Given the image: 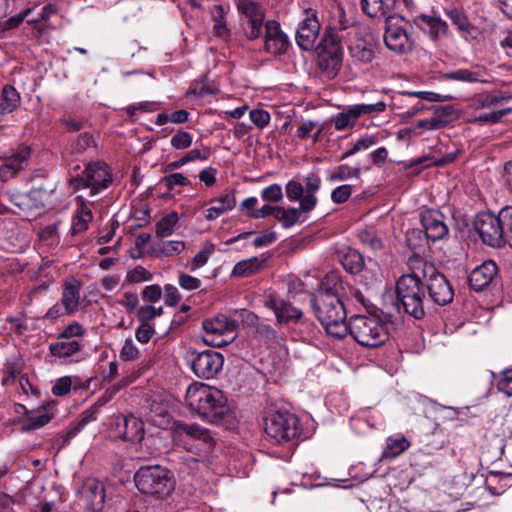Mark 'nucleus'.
Instances as JSON below:
<instances>
[{
  "mask_svg": "<svg viewBox=\"0 0 512 512\" xmlns=\"http://www.w3.org/2000/svg\"><path fill=\"white\" fill-rule=\"evenodd\" d=\"M215 9L216 12L213 15L215 33L220 37H226L229 30L226 27L223 8L222 6H216Z\"/></svg>",
  "mask_w": 512,
  "mask_h": 512,
  "instance_id": "obj_56",
  "label": "nucleus"
},
{
  "mask_svg": "<svg viewBox=\"0 0 512 512\" xmlns=\"http://www.w3.org/2000/svg\"><path fill=\"white\" fill-rule=\"evenodd\" d=\"M238 11L247 19L245 34L249 40H255L262 33L264 12L258 3L252 0H238Z\"/></svg>",
  "mask_w": 512,
  "mask_h": 512,
  "instance_id": "obj_18",
  "label": "nucleus"
},
{
  "mask_svg": "<svg viewBox=\"0 0 512 512\" xmlns=\"http://www.w3.org/2000/svg\"><path fill=\"white\" fill-rule=\"evenodd\" d=\"M72 380L69 376H64L56 380L52 387V393L55 396H64L71 390Z\"/></svg>",
  "mask_w": 512,
  "mask_h": 512,
  "instance_id": "obj_61",
  "label": "nucleus"
},
{
  "mask_svg": "<svg viewBox=\"0 0 512 512\" xmlns=\"http://www.w3.org/2000/svg\"><path fill=\"white\" fill-rule=\"evenodd\" d=\"M178 283L180 287L187 291L197 290L201 286V280L189 274L181 273Z\"/></svg>",
  "mask_w": 512,
  "mask_h": 512,
  "instance_id": "obj_62",
  "label": "nucleus"
},
{
  "mask_svg": "<svg viewBox=\"0 0 512 512\" xmlns=\"http://www.w3.org/2000/svg\"><path fill=\"white\" fill-rule=\"evenodd\" d=\"M319 50L323 51H343L341 46V37L337 34V32L330 28L326 30L324 36L322 38Z\"/></svg>",
  "mask_w": 512,
  "mask_h": 512,
  "instance_id": "obj_45",
  "label": "nucleus"
},
{
  "mask_svg": "<svg viewBox=\"0 0 512 512\" xmlns=\"http://www.w3.org/2000/svg\"><path fill=\"white\" fill-rule=\"evenodd\" d=\"M75 181L96 195L110 185L112 176L105 162H84V169L76 174Z\"/></svg>",
  "mask_w": 512,
  "mask_h": 512,
  "instance_id": "obj_11",
  "label": "nucleus"
},
{
  "mask_svg": "<svg viewBox=\"0 0 512 512\" xmlns=\"http://www.w3.org/2000/svg\"><path fill=\"white\" fill-rule=\"evenodd\" d=\"M59 201L57 183L47 180L45 184L32 188L26 195L21 197L20 206L31 208H54Z\"/></svg>",
  "mask_w": 512,
  "mask_h": 512,
  "instance_id": "obj_15",
  "label": "nucleus"
},
{
  "mask_svg": "<svg viewBox=\"0 0 512 512\" xmlns=\"http://www.w3.org/2000/svg\"><path fill=\"white\" fill-rule=\"evenodd\" d=\"M360 174V169L358 167H352L349 165H341L338 169L330 175L332 180L344 181L348 179L355 178L357 179Z\"/></svg>",
  "mask_w": 512,
  "mask_h": 512,
  "instance_id": "obj_51",
  "label": "nucleus"
},
{
  "mask_svg": "<svg viewBox=\"0 0 512 512\" xmlns=\"http://www.w3.org/2000/svg\"><path fill=\"white\" fill-rule=\"evenodd\" d=\"M251 122L258 128L263 129L270 122V114L264 109H253L249 113Z\"/></svg>",
  "mask_w": 512,
  "mask_h": 512,
  "instance_id": "obj_58",
  "label": "nucleus"
},
{
  "mask_svg": "<svg viewBox=\"0 0 512 512\" xmlns=\"http://www.w3.org/2000/svg\"><path fill=\"white\" fill-rule=\"evenodd\" d=\"M420 255H413L408 260L411 273L402 275L396 282V296L404 311L415 319L425 316V284L420 272L416 271Z\"/></svg>",
  "mask_w": 512,
  "mask_h": 512,
  "instance_id": "obj_3",
  "label": "nucleus"
},
{
  "mask_svg": "<svg viewBox=\"0 0 512 512\" xmlns=\"http://www.w3.org/2000/svg\"><path fill=\"white\" fill-rule=\"evenodd\" d=\"M395 5L396 0H362L363 11L372 18L386 16Z\"/></svg>",
  "mask_w": 512,
  "mask_h": 512,
  "instance_id": "obj_33",
  "label": "nucleus"
},
{
  "mask_svg": "<svg viewBox=\"0 0 512 512\" xmlns=\"http://www.w3.org/2000/svg\"><path fill=\"white\" fill-rule=\"evenodd\" d=\"M410 446L409 441L403 436L389 437L386 448L382 452V458L393 459L402 454Z\"/></svg>",
  "mask_w": 512,
  "mask_h": 512,
  "instance_id": "obj_40",
  "label": "nucleus"
},
{
  "mask_svg": "<svg viewBox=\"0 0 512 512\" xmlns=\"http://www.w3.org/2000/svg\"><path fill=\"white\" fill-rule=\"evenodd\" d=\"M445 78L451 81L467 83H476L482 81L480 73L462 68L446 73Z\"/></svg>",
  "mask_w": 512,
  "mask_h": 512,
  "instance_id": "obj_44",
  "label": "nucleus"
},
{
  "mask_svg": "<svg viewBox=\"0 0 512 512\" xmlns=\"http://www.w3.org/2000/svg\"><path fill=\"white\" fill-rule=\"evenodd\" d=\"M117 390H113L111 392L107 391L104 395L99 397L97 401L88 409H86L80 417V420L82 421V424H89L93 421H96L98 418V415L100 413V408L103 407L106 403H108L113 395L116 393Z\"/></svg>",
  "mask_w": 512,
  "mask_h": 512,
  "instance_id": "obj_41",
  "label": "nucleus"
},
{
  "mask_svg": "<svg viewBox=\"0 0 512 512\" xmlns=\"http://www.w3.org/2000/svg\"><path fill=\"white\" fill-rule=\"evenodd\" d=\"M52 416L48 413H39L35 415H31L27 418L26 424L24 425L25 431L36 430L39 429L46 424H48L51 420Z\"/></svg>",
  "mask_w": 512,
  "mask_h": 512,
  "instance_id": "obj_53",
  "label": "nucleus"
},
{
  "mask_svg": "<svg viewBox=\"0 0 512 512\" xmlns=\"http://www.w3.org/2000/svg\"><path fill=\"white\" fill-rule=\"evenodd\" d=\"M343 58V51H323L318 52V66L323 73L329 77H334L339 71Z\"/></svg>",
  "mask_w": 512,
  "mask_h": 512,
  "instance_id": "obj_28",
  "label": "nucleus"
},
{
  "mask_svg": "<svg viewBox=\"0 0 512 512\" xmlns=\"http://www.w3.org/2000/svg\"><path fill=\"white\" fill-rule=\"evenodd\" d=\"M305 195L304 188L301 183L297 181H289L286 185V196L291 201H300Z\"/></svg>",
  "mask_w": 512,
  "mask_h": 512,
  "instance_id": "obj_60",
  "label": "nucleus"
},
{
  "mask_svg": "<svg viewBox=\"0 0 512 512\" xmlns=\"http://www.w3.org/2000/svg\"><path fill=\"white\" fill-rule=\"evenodd\" d=\"M203 340L206 344L223 347L237 337V323L226 315L219 314L202 322Z\"/></svg>",
  "mask_w": 512,
  "mask_h": 512,
  "instance_id": "obj_10",
  "label": "nucleus"
},
{
  "mask_svg": "<svg viewBox=\"0 0 512 512\" xmlns=\"http://www.w3.org/2000/svg\"><path fill=\"white\" fill-rule=\"evenodd\" d=\"M80 500L85 512H103L105 506V486L94 478L87 479L80 491Z\"/></svg>",
  "mask_w": 512,
  "mask_h": 512,
  "instance_id": "obj_16",
  "label": "nucleus"
},
{
  "mask_svg": "<svg viewBox=\"0 0 512 512\" xmlns=\"http://www.w3.org/2000/svg\"><path fill=\"white\" fill-rule=\"evenodd\" d=\"M185 402L191 411L212 424L219 423L229 410L223 392L201 382H194L188 386Z\"/></svg>",
  "mask_w": 512,
  "mask_h": 512,
  "instance_id": "obj_1",
  "label": "nucleus"
},
{
  "mask_svg": "<svg viewBox=\"0 0 512 512\" xmlns=\"http://www.w3.org/2000/svg\"><path fill=\"white\" fill-rule=\"evenodd\" d=\"M21 102L19 92L12 85H5L0 95V114H9L15 111Z\"/></svg>",
  "mask_w": 512,
  "mask_h": 512,
  "instance_id": "obj_34",
  "label": "nucleus"
},
{
  "mask_svg": "<svg viewBox=\"0 0 512 512\" xmlns=\"http://www.w3.org/2000/svg\"><path fill=\"white\" fill-rule=\"evenodd\" d=\"M172 440L177 447L198 456L208 454L216 443L209 429L181 420L173 423Z\"/></svg>",
  "mask_w": 512,
  "mask_h": 512,
  "instance_id": "obj_4",
  "label": "nucleus"
},
{
  "mask_svg": "<svg viewBox=\"0 0 512 512\" xmlns=\"http://www.w3.org/2000/svg\"><path fill=\"white\" fill-rule=\"evenodd\" d=\"M213 203L214 205L208 208L205 213L208 220H215L225 212L232 210L236 205V200L232 192H227L213 200Z\"/></svg>",
  "mask_w": 512,
  "mask_h": 512,
  "instance_id": "obj_31",
  "label": "nucleus"
},
{
  "mask_svg": "<svg viewBox=\"0 0 512 512\" xmlns=\"http://www.w3.org/2000/svg\"><path fill=\"white\" fill-rule=\"evenodd\" d=\"M30 238L26 230L12 220L0 223V249L9 253H22L28 248Z\"/></svg>",
  "mask_w": 512,
  "mask_h": 512,
  "instance_id": "obj_14",
  "label": "nucleus"
},
{
  "mask_svg": "<svg viewBox=\"0 0 512 512\" xmlns=\"http://www.w3.org/2000/svg\"><path fill=\"white\" fill-rule=\"evenodd\" d=\"M120 358L124 361H134L140 357V352L133 340L128 338L124 341V344L120 350Z\"/></svg>",
  "mask_w": 512,
  "mask_h": 512,
  "instance_id": "obj_54",
  "label": "nucleus"
},
{
  "mask_svg": "<svg viewBox=\"0 0 512 512\" xmlns=\"http://www.w3.org/2000/svg\"><path fill=\"white\" fill-rule=\"evenodd\" d=\"M352 193L351 185H341L335 188L331 193V199L334 203L341 204L346 202Z\"/></svg>",
  "mask_w": 512,
  "mask_h": 512,
  "instance_id": "obj_64",
  "label": "nucleus"
},
{
  "mask_svg": "<svg viewBox=\"0 0 512 512\" xmlns=\"http://www.w3.org/2000/svg\"><path fill=\"white\" fill-rule=\"evenodd\" d=\"M93 215L91 210L81 204L73 217L71 234L76 235L85 232L88 229V223L92 220Z\"/></svg>",
  "mask_w": 512,
  "mask_h": 512,
  "instance_id": "obj_38",
  "label": "nucleus"
},
{
  "mask_svg": "<svg viewBox=\"0 0 512 512\" xmlns=\"http://www.w3.org/2000/svg\"><path fill=\"white\" fill-rule=\"evenodd\" d=\"M320 32V23L313 13L301 22L297 33L296 42L300 49L304 51H310L314 48L316 40Z\"/></svg>",
  "mask_w": 512,
  "mask_h": 512,
  "instance_id": "obj_23",
  "label": "nucleus"
},
{
  "mask_svg": "<svg viewBox=\"0 0 512 512\" xmlns=\"http://www.w3.org/2000/svg\"><path fill=\"white\" fill-rule=\"evenodd\" d=\"M351 106L358 119L363 115H371L373 113H380L386 110V103L384 101H379L374 104L361 103Z\"/></svg>",
  "mask_w": 512,
  "mask_h": 512,
  "instance_id": "obj_49",
  "label": "nucleus"
},
{
  "mask_svg": "<svg viewBox=\"0 0 512 512\" xmlns=\"http://www.w3.org/2000/svg\"><path fill=\"white\" fill-rule=\"evenodd\" d=\"M81 284L76 279L66 280L63 283L61 303L66 308L68 315H73L78 311L80 304Z\"/></svg>",
  "mask_w": 512,
  "mask_h": 512,
  "instance_id": "obj_26",
  "label": "nucleus"
},
{
  "mask_svg": "<svg viewBox=\"0 0 512 512\" xmlns=\"http://www.w3.org/2000/svg\"><path fill=\"white\" fill-rule=\"evenodd\" d=\"M152 277V274L142 266H136L127 274V280L132 283L150 281Z\"/></svg>",
  "mask_w": 512,
  "mask_h": 512,
  "instance_id": "obj_59",
  "label": "nucleus"
},
{
  "mask_svg": "<svg viewBox=\"0 0 512 512\" xmlns=\"http://www.w3.org/2000/svg\"><path fill=\"white\" fill-rule=\"evenodd\" d=\"M348 333L361 346L375 348L388 340L385 324L376 316L355 315L348 322Z\"/></svg>",
  "mask_w": 512,
  "mask_h": 512,
  "instance_id": "obj_6",
  "label": "nucleus"
},
{
  "mask_svg": "<svg viewBox=\"0 0 512 512\" xmlns=\"http://www.w3.org/2000/svg\"><path fill=\"white\" fill-rule=\"evenodd\" d=\"M261 267V261L257 257L241 260L237 262L232 270V276L249 277L257 272Z\"/></svg>",
  "mask_w": 512,
  "mask_h": 512,
  "instance_id": "obj_42",
  "label": "nucleus"
},
{
  "mask_svg": "<svg viewBox=\"0 0 512 512\" xmlns=\"http://www.w3.org/2000/svg\"><path fill=\"white\" fill-rule=\"evenodd\" d=\"M358 118L351 105L343 108L337 114H334L329 119V122L334 126L337 131H345L354 128Z\"/></svg>",
  "mask_w": 512,
  "mask_h": 512,
  "instance_id": "obj_35",
  "label": "nucleus"
},
{
  "mask_svg": "<svg viewBox=\"0 0 512 512\" xmlns=\"http://www.w3.org/2000/svg\"><path fill=\"white\" fill-rule=\"evenodd\" d=\"M320 187V179L314 174H309L305 179V195L300 202V208L303 212H310L317 204L316 192Z\"/></svg>",
  "mask_w": 512,
  "mask_h": 512,
  "instance_id": "obj_30",
  "label": "nucleus"
},
{
  "mask_svg": "<svg viewBox=\"0 0 512 512\" xmlns=\"http://www.w3.org/2000/svg\"><path fill=\"white\" fill-rule=\"evenodd\" d=\"M83 346L84 344L80 340L60 339L58 336L55 342L49 344L48 349L52 356L59 359H68L78 354Z\"/></svg>",
  "mask_w": 512,
  "mask_h": 512,
  "instance_id": "obj_27",
  "label": "nucleus"
},
{
  "mask_svg": "<svg viewBox=\"0 0 512 512\" xmlns=\"http://www.w3.org/2000/svg\"><path fill=\"white\" fill-rule=\"evenodd\" d=\"M421 224L427 239L432 242L443 239L448 235V227L444 216L439 211L428 210L421 213Z\"/></svg>",
  "mask_w": 512,
  "mask_h": 512,
  "instance_id": "obj_22",
  "label": "nucleus"
},
{
  "mask_svg": "<svg viewBox=\"0 0 512 512\" xmlns=\"http://www.w3.org/2000/svg\"><path fill=\"white\" fill-rule=\"evenodd\" d=\"M498 274V268L494 261L487 260L475 267L469 274L468 282L474 291H482L487 288Z\"/></svg>",
  "mask_w": 512,
  "mask_h": 512,
  "instance_id": "obj_24",
  "label": "nucleus"
},
{
  "mask_svg": "<svg viewBox=\"0 0 512 512\" xmlns=\"http://www.w3.org/2000/svg\"><path fill=\"white\" fill-rule=\"evenodd\" d=\"M377 143V137L373 135H366L364 137H361L358 139L354 145L348 149L345 153L342 155V160L354 156L355 154L361 152V151H367L371 147L375 146Z\"/></svg>",
  "mask_w": 512,
  "mask_h": 512,
  "instance_id": "obj_46",
  "label": "nucleus"
},
{
  "mask_svg": "<svg viewBox=\"0 0 512 512\" xmlns=\"http://www.w3.org/2000/svg\"><path fill=\"white\" fill-rule=\"evenodd\" d=\"M311 305L329 336L343 339L348 334L347 312L337 293L332 290L320 291L311 299Z\"/></svg>",
  "mask_w": 512,
  "mask_h": 512,
  "instance_id": "obj_2",
  "label": "nucleus"
},
{
  "mask_svg": "<svg viewBox=\"0 0 512 512\" xmlns=\"http://www.w3.org/2000/svg\"><path fill=\"white\" fill-rule=\"evenodd\" d=\"M342 265L351 274H358L363 271L364 258L355 249H348L342 256Z\"/></svg>",
  "mask_w": 512,
  "mask_h": 512,
  "instance_id": "obj_39",
  "label": "nucleus"
},
{
  "mask_svg": "<svg viewBox=\"0 0 512 512\" xmlns=\"http://www.w3.org/2000/svg\"><path fill=\"white\" fill-rule=\"evenodd\" d=\"M188 359L193 373L202 379L214 378L223 368L224 357L214 350L189 351Z\"/></svg>",
  "mask_w": 512,
  "mask_h": 512,
  "instance_id": "obj_12",
  "label": "nucleus"
},
{
  "mask_svg": "<svg viewBox=\"0 0 512 512\" xmlns=\"http://www.w3.org/2000/svg\"><path fill=\"white\" fill-rule=\"evenodd\" d=\"M300 218V213L296 208L290 207L285 209L278 207L276 210V219L282 222L284 228H290L295 225Z\"/></svg>",
  "mask_w": 512,
  "mask_h": 512,
  "instance_id": "obj_48",
  "label": "nucleus"
},
{
  "mask_svg": "<svg viewBox=\"0 0 512 512\" xmlns=\"http://www.w3.org/2000/svg\"><path fill=\"white\" fill-rule=\"evenodd\" d=\"M289 46L288 36L282 31L280 24L274 20L267 21L264 50L273 55H281L287 52Z\"/></svg>",
  "mask_w": 512,
  "mask_h": 512,
  "instance_id": "obj_19",
  "label": "nucleus"
},
{
  "mask_svg": "<svg viewBox=\"0 0 512 512\" xmlns=\"http://www.w3.org/2000/svg\"><path fill=\"white\" fill-rule=\"evenodd\" d=\"M444 12L463 37L472 34L474 26L463 11L457 8H445Z\"/></svg>",
  "mask_w": 512,
  "mask_h": 512,
  "instance_id": "obj_36",
  "label": "nucleus"
},
{
  "mask_svg": "<svg viewBox=\"0 0 512 512\" xmlns=\"http://www.w3.org/2000/svg\"><path fill=\"white\" fill-rule=\"evenodd\" d=\"M432 410L439 414L440 418L447 421H454L462 412V408H455L452 406H444L442 404L432 402Z\"/></svg>",
  "mask_w": 512,
  "mask_h": 512,
  "instance_id": "obj_50",
  "label": "nucleus"
},
{
  "mask_svg": "<svg viewBox=\"0 0 512 512\" xmlns=\"http://www.w3.org/2000/svg\"><path fill=\"white\" fill-rule=\"evenodd\" d=\"M85 331L81 324L73 322L69 324L62 332L58 334L60 339L78 340V337H82Z\"/></svg>",
  "mask_w": 512,
  "mask_h": 512,
  "instance_id": "obj_57",
  "label": "nucleus"
},
{
  "mask_svg": "<svg viewBox=\"0 0 512 512\" xmlns=\"http://www.w3.org/2000/svg\"><path fill=\"white\" fill-rule=\"evenodd\" d=\"M179 222L178 213L172 211L163 216L155 225L157 237L166 238L171 236L176 230Z\"/></svg>",
  "mask_w": 512,
  "mask_h": 512,
  "instance_id": "obj_37",
  "label": "nucleus"
},
{
  "mask_svg": "<svg viewBox=\"0 0 512 512\" xmlns=\"http://www.w3.org/2000/svg\"><path fill=\"white\" fill-rule=\"evenodd\" d=\"M134 482L141 493L159 498L168 496L175 488L172 473L159 465L140 467Z\"/></svg>",
  "mask_w": 512,
  "mask_h": 512,
  "instance_id": "obj_5",
  "label": "nucleus"
},
{
  "mask_svg": "<svg viewBox=\"0 0 512 512\" xmlns=\"http://www.w3.org/2000/svg\"><path fill=\"white\" fill-rule=\"evenodd\" d=\"M282 188L278 184H272L262 190L261 197L265 201L277 202L282 199Z\"/></svg>",
  "mask_w": 512,
  "mask_h": 512,
  "instance_id": "obj_63",
  "label": "nucleus"
},
{
  "mask_svg": "<svg viewBox=\"0 0 512 512\" xmlns=\"http://www.w3.org/2000/svg\"><path fill=\"white\" fill-rule=\"evenodd\" d=\"M24 162H4L0 167V180L7 182L13 178L24 176Z\"/></svg>",
  "mask_w": 512,
  "mask_h": 512,
  "instance_id": "obj_43",
  "label": "nucleus"
},
{
  "mask_svg": "<svg viewBox=\"0 0 512 512\" xmlns=\"http://www.w3.org/2000/svg\"><path fill=\"white\" fill-rule=\"evenodd\" d=\"M404 19L391 14L385 20L384 42L386 47L399 54L406 53L412 48V41L403 27Z\"/></svg>",
  "mask_w": 512,
  "mask_h": 512,
  "instance_id": "obj_13",
  "label": "nucleus"
},
{
  "mask_svg": "<svg viewBox=\"0 0 512 512\" xmlns=\"http://www.w3.org/2000/svg\"><path fill=\"white\" fill-rule=\"evenodd\" d=\"M512 113V107L503 108L500 110H495L490 113L480 114L476 121L483 123H498L502 117L509 115Z\"/></svg>",
  "mask_w": 512,
  "mask_h": 512,
  "instance_id": "obj_55",
  "label": "nucleus"
},
{
  "mask_svg": "<svg viewBox=\"0 0 512 512\" xmlns=\"http://www.w3.org/2000/svg\"><path fill=\"white\" fill-rule=\"evenodd\" d=\"M418 263L416 271L420 272L423 277L425 290H427L429 298L440 306L452 302L454 290L446 277L437 270L433 263L428 262L421 256Z\"/></svg>",
  "mask_w": 512,
  "mask_h": 512,
  "instance_id": "obj_7",
  "label": "nucleus"
},
{
  "mask_svg": "<svg viewBox=\"0 0 512 512\" xmlns=\"http://www.w3.org/2000/svg\"><path fill=\"white\" fill-rule=\"evenodd\" d=\"M264 306L272 310L276 316L278 324H287L290 322L296 323L302 318V311L294 307L291 303L282 298L269 295L265 301Z\"/></svg>",
  "mask_w": 512,
  "mask_h": 512,
  "instance_id": "obj_21",
  "label": "nucleus"
},
{
  "mask_svg": "<svg viewBox=\"0 0 512 512\" xmlns=\"http://www.w3.org/2000/svg\"><path fill=\"white\" fill-rule=\"evenodd\" d=\"M474 227L485 245L500 248L507 243L503 208L499 211L498 215L491 212L477 214Z\"/></svg>",
  "mask_w": 512,
  "mask_h": 512,
  "instance_id": "obj_9",
  "label": "nucleus"
},
{
  "mask_svg": "<svg viewBox=\"0 0 512 512\" xmlns=\"http://www.w3.org/2000/svg\"><path fill=\"white\" fill-rule=\"evenodd\" d=\"M241 318L244 324L253 328L256 340L269 346L278 343V333L271 325L260 321V318L255 313L242 310Z\"/></svg>",
  "mask_w": 512,
  "mask_h": 512,
  "instance_id": "obj_20",
  "label": "nucleus"
},
{
  "mask_svg": "<svg viewBox=\"0 0 512 512\" xmlns=\"http://www.w3.org/2000/svg\"><path fill=\"white\" fill-rule=\"evenodd\" d=\"M112 427L120 438L133 443L141 442L145 435L143 421L132 414L116 415L113 419Z\"/></svg>",
  "mask_w": 512,
  "mask_h": 512,
  "instance_id": "obj_17",
  "label": "nucleus"
},
{
  "mask_svg": "<svg viewBox=\"0 0 512 512\" xmlns=\"http://www.w3.org/2000/svg\"><path fill=\"white\" fill-rule=\"evenodd\" d=\"M24 360L19 354L8 357L3 364L2 385L9 386L15 383L17 377L22 375Z\"/></svg>",
  "mask_w": 512,
  "mask_h": 512,
  "instance_id": "obj_29",
  "label": "nucleus"
},
{
  "mask_svg": "<svg viewBox=\"0 0 512 512\" xmlns=\"http://www.w3.org/2000/svg\"><path fill=\"white\" fill-rule=\"evenodd\" d=\"M96 149V142L93 135L89 132L80 134L72 144V151L76 154H83L87 150Z\"/></svg>",
  "mask_w": 512,
  "mask_h": 512,
  "instance_id": "obj_47",
  "label": "nucleus"
},
{
  "mask_svg": "<svg viewBox=\"0 0 512 512\" xmlns=\"http://www.w3.org/2000/svg\"><path fill=\"white\" fill-rule=\"evenodd\" d=\"M348 50L352 59L358 63H370L374 58L372 45L362 38H357L349 44Z\"/></svg>",
  "mask_w": 512,
  "mask_h": 512,
  "instance_id": "obj_32",
  "label": "nucleus"
},
{
  "mask_svg": "<svg viewBox=\"0 0 512 512\" xmlns=\"http://www.w3.org/2000/svg\"><path fill=\"white\" fill-rule=\"evenodd\" d=\"M414 23L433 40L446 36L449 30L448 24L438 16L421 14L414 19Z\"/></svg>",
  "mask_w": 512,
  "mask_h": 512,
  "instance_id": "obj_25",
  "label": "nucleus"
},
{
  "mask_svg": "<svg viewBox=\"0 0 512 512\" xmlns=\"http://www.w3.org/2000/svg\"><path fill=\"white\" fill-rule=\"evenodd\" d=\"M185 248L182 241H161L157 245V251L165 256H172L181 253Z\"/></svg>",
  "mask_w": 512,
  "mask_h": 512,
  "instance_id": "obj_52",
  "label": "nucleus"
},
{
  "mask_svg": "<svg viewBox=\"0 0 512 512\" xmlns=\"http://www.w3.org/2000/svg\"><path fill=\"white\" fill-rule=\"evenodd\" d=\"M264 431L273 443L282 444L301 435L299 418L287 411H278L265 419Z\"/></svg>",
  "mask_w": 512,
  "mask_h": 512,
  "instance_id": "obj_8",
  "label": "nucleus"
}]
</instances>
